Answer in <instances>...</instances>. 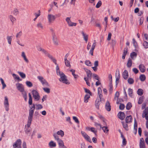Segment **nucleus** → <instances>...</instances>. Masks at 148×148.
<instances>
[{
	"label": "nucleus",
	"instance_id": "nucleus-1",
	"mask_svg": "<svg viewBox=\"0 0 148 148\" xmlns=\"http://www.w3.org/2000/svg\"><path fill=\"white\" fill-rule=\"evenodd\" d=\"M64 135V132L63 131L61 130L58 131L56 133H55L53 134V136L55 139L58 140L59 138L58 135H59L61 137H63Z\"/></svg>",
	"mask_w": 148,
	"mask_h": 148
},
{
	"label": "nucleus",
	"instance_id": "nucleus-2",
	"mask_svg": "<svg viewBox=\"0 0 148 148\" xmlns=\"http://www.w3.org/2000/svg\"><path fill=\"white\" fill-rule=\"evenodd\" d=\"M32 92L35 101H38L40 97L38 92L36 90H33L32 91Z\"/></svg>",
	"mask_w": 148,
	"mask_h": 148
},
{
	"label": "nucleus",
	"instance_id": "nucleus-3",
	"mask_svg": "<svg viewBox=\"0 0 148 148\" xmlns=\"http://www.w3.org/2000/svg\"><path fill=\"white\" fill-rule=\"evenodd\" d=\"M37 78L40 82L42 84L43 86H49L48 83L43 77L39 76L37 77Z\"/></svg>",
	"mask_w": 148,
	"mask_h": 148
},
{
	"label": "nucleus",
	"instance_id": "nucleus-4",
	"mask_svg": "<svg viewBox=\"0 0 148 148\" xmlns=\"http://www.w3.org/2000/svg\"><path fill=\"white\" fill-rule=\"evenodd\" d=\"M17 89L21 93L25 91L23 85L21 84L17 83L16 84Z\"/></svg>",
	"mask_w": 148,
	"mask_h": 148
},
{
	"label": "nucleus",
	"instance_id": "nucleus-5",
	"mask_svg": "<svg viewBox=\"0 0 148 148\" xmlns=\"http://www.w3.org/2000/svg\"><path fill=\"white\" fill-rule=\"evenodd\" d=\"M22 142L20 139H17L13 145V148H21Z\"/></svg>",
	"mask_w": 148,
	"mask_h": 148
},
{
	"label": "nucleus",
	"instance_id": "nucleus-6",
	"mask_svg": "<svg viewBox=\"0 0 148 148\" xmlns=\"http://www.w3.org/2000/svg\"><path fill=\"white\" fill-rule=\"evenodd\" d=\"M4 105L6 111H8L9 110V103L8 97L6 96L4 97Z\"/></svg>",
	"mask_w": 148,
	"mask_h": 148
},
{
	"label": "nucleus",
	"instance_id": "nucleus-7",
	"mask_svg": "<svg viewBox=\"0 0 148 148\" xmlns=\"http://www.w3.org/2000/svg\"><path fill=\"white\" fill-rule=\"evenodd\" d=\"M142 117L143 118H145L146 120L148 119V107H146L143 110Z\"/></svg>",
	"mask_w": 148,
	"mask_h": 148
},
{
	"label": "nucleus",
	"instance_id": "nucleus-8",
	"mask_svg": "<svg viewBox=\"0 0 148 148\" xmlns=\"http://www.w3.org/2000/svg\"><path fill=\"white\" fill-rule=\"evenodd\" d=\"M81 133L83 136L87 141L90 143L92 142L89 136H88L85 132L82 131H81Z\"/></svg>",
	"mask_w": 148,
	"mask_h": 148
},
{
	"label": "nucleus",
	"instance_id": "nucleus-9",
	"mask_svg": "<svg viewBox=\"0 0 148 148\" xmlns=\"http://www.w3.org/2000/svg\"><path fill=\"white\" fill-rule=\"evenodd\" d=\"M66 20L69 26L70 27L75 26L77 23L71 22V17H67L66 19Z\"/></svg>",
	"mask_w": 148,
	"mask_h": 148
},
{
	"label": "nucleus",
	"instance_id": "nucleus-10",
	"mask_svg": "<svg viewBox=\"0 0 148 148\" xmlns=\"http://www.w3.org/2000/svg\"><path fill=\"white\" fill-rule=\"evenodd\" d=\"M47 18L49 22L50 23H52L55 21L56 18V17L55 16L52 14H49L48 15Z\"/></svg>",
	"mask_w": 148,
	"mask_h": 148
},
{
	"label": "nucleus",
	"instance_id": "nucleus-11",
	"mask_svg": "<svg viewBox=\"0 0 148 148\" xmlns=\"http://www.w3.org/2000/svg\"><path fill=\"white\" fill-rule=\"evenodd\" d=\"M52 40L55 45H57L58 44L59 40L55 33L52 34Z\"/></svg>",
	"mask_w": 148,
	"mask_h": 148
},
{
	"label": "nucleus",
	"instance_id": "nucleus-12",
	"mask_svg": "<svg viewBox=\"0 0 148 148\" xmlns=\"http://www.w3.org/2000/svg\"><path fill=\"white\" fill-rule=\"evenodd\" d=\"M84 69L85 72L86 73L87 75V77L86 78L91 79L92 77V73L91 71L90 70L85 68H84Z\"/></svg>",
	"mask_w": 148,
	"mask_h": 148
},
{
	"label": "nucleus",
	"instance_id": "nucleus-13",
	"mask_svg": "<svg viewBox=\"0 0 148 148\" xmlns=\"http://www.w3.org/2000/svg\"><path fill=\"white\" fill-rule=\"evenodd\" d=\"M140 148H145V145L143 138H142L140 139L139 142Z\"/></svg>",
	"mask_w": 148,
	"mask_h": 148
},
{
	"label": "nucleus",
	"instance_id": "nucleus-14",
	"mask_svg": "<svg viewBox=\"0 0 148 148\" xmlns=\"http://www.w3.org/2000/svg\"><path fill=\"white\" fill-rule=\"evenodd\" d=\"M55 140L57 141L60 148H64V143L62 140L60 138H59L58 140L57 139H55Z\"/></svg>",
	"mask_w": 148,
	"mask_h": 148
},
{
	"label": "nucleus",
	"instance_id": "nucleus-15",
	"mask_svg": "<svg viewBox=\"0 0 148 148\" xmlns=\"http://www.w3.org/2000/svg\"><path fill=\"white\" fill-rule=\"evenodd\" d=\"M118 118L121 120H123L125 118V114L123 112H120L118 114Z\"/></svg>",
	"mask_w": 148,
	"mask_h": 148
},
{
	"label": "nucleus",
	"instance_id": "nucleus-16",
	"mask_svg": "<svg viewBox=\"0 0 148 148\" xmlns=\"http://www.w3.org/2000/svg\"><path fill=\"white\" fill-rule=\"evenodd\" d=\"M105 108L108 111H110L111 110V106L110 105V102L107 101L106 102L105 105Z\"/></svg>",
	"mask_w": 148,
	"mask_h": 148
},
{
	"label": "nucleus",
	"instance_id": "nucleus-17",
	"mask_svg": "<svg viewBox=\"0 0 148 148\" xmlns=\"http://www.w3.org/2000/svg\"><path fill=\"white\" fill-rule=\"evenodd\" d=\"M94 42H95L93 43L92 45L91 49L89 51V53L92 56H93V51L95 48L96 45L95 40H94Z\"/></svg>",
	"mask_w": 148,
	"mask_h": 148
},
{
	"label": "nucleus",
	"instance_id": "nucleus-18",
	"mask_svg": "<svg viewBox=\"0 0 148 148\" xmlns=\"http://www.w3.org/2000/svg\"><path fill=\"white\" fill-rule=\"evenodd\" d=\"M60 77L59 79L60 81L63 82L64 83H65V75L63 73H62L59 75Z\"/></svg>",
	"mask_w": 148,
	"mask_h": 148
},
{
	"label": "nucleus",
	"instance_id": "nucleus-19",
	"mask_svg": "<svg viewBox=\"0 0 148 148\" xmlns=\"http://www.w3.org/2000/svg\"><path fill=\"white\" fill-rule=\"evenodd\" d=\"M33 113L29 112V115L28 116L27 122L32 123V120Z\"/></svg>",
	"mask_w": 148,
	"mask_h": 148
},
{
	"label": "nucleus",
	"instance_id": "nucleus-20",
	"mask_svg": "<svg viewBox=\"0 0 148 148\" xmlns=\"http://www.w3.org/2000/svg\"><path fill=\"white\" fill-rule=\"evenodd\" d=\"M21 56L23 58L24 60L25 61V62H26L27 63H28L29 62V60L27 58L25 53L24 52H22L21 53Z\"/></svg>",
	"mask_w": 148,
	"mask_h": 148
},
{
	"label": "nucleus",
	"instance_id": "nucleus-21",
	"mask_svg": "<svg viewBox=\"0 0 148 148\" xmlns=\"http://www.w3.org/2000/svg\"><path fill=\"white\" fill-rule=\"evenodd\" d=\"M132 117L131 115L127 116L125 119L126 122L127 123H130L132 122Z\"/></svg>",
	"mask_w": 148,
	"mask_h": 148
},
{
	"label": "nucleus",
	"instance_id": "nucleus-22",
	"mask_svg": "<svg viewBox=\"0 0 148 148\" xmlns=\"http://www.w3.org/2000/svg\"><path fill=\"white\" fill-rule=\"evenodd\" d=\"M48 57L56 65H57L56 60L49 53L46 56Z\"/></svg>",
	"mask_w": 148,
	"mask_h": 148
},
{
	"label": "nucleus",
	"instance_id": "nucleus-23",
	"mask_svg": "<svg viewBox=\"0 0 148 148\" xmlns=\"http://www.w3.org/2000/svg\"><path fill=\"white\" fill-rule=\"evenodd\" d=\"M139 69L142 73H143L145 71V67L143 64H140L139 66Z\"/></svg>",
	"mask_w": 148,
	"mask_h": 148
},
{
	"label": "nucleus",
	"instance_id": "nucleus-24",
	"mask_svg": "<svg viewBox=\"0 0 148 148\" xmlns=\"http://www.w3.org/2000/svg\"><path fill=\"white\" fill-rule=\"evenodd\" d=\"M123 75L124 78L125 79H127L128 77V73L127 71L124 70L123 73Z\"/></svg>",
	"mask_w": 148,
	"mask_h": 148
},
{
	"label": "nucleus",
	"instance_id": "nucleus-25",
	"mask_svg": "<svg viewBox=\"0 0 148 148\" xmlns=\"http://www.w3.org/2000/svg\"><path fill=\"white\" fill-rule=\"evenodd\" d=\"M49 145L51 148L55 147L56 146V144L53 141H51L49 144Z\"/></svg>",
	"mask_w": 148,
	"mask_h": 148
},
{
	"label": "nucleus",
	"instance_id": "nucleus-26",
	"mask_svg": "<svg viewBox=\"0 0 148 148\" xmlns=\"http://www.w3.org/2000/svg\"><path fill=\"white\" fill-rule=\"evenodd\" d=\"M132 59L129 58L127 61V66L128 68H130L132 66Z\"/></svg>",
	"mask_w": 148,
	"mask_h": 148
},
{
	"label": "nucleus",
	"instance_id": "nucleus-27",
	"mask_svg": "<svg viewBox=\"0 0 148 148\" xmlns=\"http://www.w3.org/2000/svg\"><path fill=\"white\" fill-rule=\"evenodd\" d=\"M108 90L110 94H112L113 91V86L112 83H110L108 86Z\"/></svg>",
	"mask_w": 148,
	"mask_h": 148
},
{
	"label": "nucleus",
	"instance_id": "nucleus-28",
	"mask_svg": "<svg viewBox=\"0 0 148 148\" xmlns=\"http://www.w3.org/2000/svg\"><path fill=\"white\" fill-rule=\"evenodd\" d=\"M127 52V48H125L124 49L123 52V56H122V58L123 59H124L125 58V56L126 55Z\"/></svg>",
	"mask_w": 148,
	"mask_h": 148
},
{
	"label": "nucleus",
	"instance_id": "nucleus-29",
	"mask_svg": "<svg viewBox=\"0 0 148 148\" xmlns=\"http://www.w3.org/2000/svg\"><path fill=\"white\" fill-rule=\"evenodd\" d=\"M13 14L15 16H17L18 14L19 13V11L18 9L16 8L14 9L13 10L12 12Z\"/></svg>",
	"mask_w": 148,
	"mask_h": 148
},
{
	"label": "nucleus",
	"instance_id": "nucleus-30",
	"mask_svg": "<svg viewBox=\"0 0 148 148\" xmlns=\"http://www.w3.org/2000/svg\"><path fill=\"white\" fill-rule=\"evenodd\" d=\"M90 98V95L86 94L84 98V102L85 103H87L88 101V100Z\"/></svg>",
	"mask_w": 148,
	"mask_h": 148
},
{
	"label": "nucleus",
	"instance_id": "nucleus-31",
	"mask_svg": "<svg viewBox=\"0 0 148 148\" xmlns=\"http://www.w3.org/2000/svg\"><path fill=\"white\" fill-rule=\"evenodd\" d=\"M30 109L29 110V112L34 113L35 109H36L35 105L33 104L32 106L30 107Z\"/></svg>",
	"mask_w": 148,
	"mask_h": 148
},
{
	"label": "nucleus",
	"instance_id": "nucleus-32",
	"mask_svg": "<svg viewBox=\"0 0 148 148\" xmlns=\"http://www.w3.org/2000/svg\"><path fill=\"white\" fill-rule=\"evenodd\" d=\"M106 126H104L102 127L101 128L105 133H108L109 130L108 128V127L106 125Z\"/></svg>",
	"mask_w": 148,
	"mask_h": 148
},
{
	"label": "nucleus",
	"instance_id": "nucleus-33",
	"mask_svg": "<svg viewBox=\"0 0 148 148\" xmlns=\"http://www.w3.org/2000/svg\"><path fill=\"white\" fill-rule=\"evenodd\" d=\"M31 130V128H27L26 125H25V127L24 128V131L27 134H28V133L30 132Z\"/></svg>",
	"mask_w": 148,
	"mask_h": 148
},
{
	"label": "nucleus",
	"instance_id": "nucleus-34",
	"mask_svg": "<svg viewBox=\"0 0 148 148\" xmlns=\"http://www.w3.org/2000/svg\"><path fill=\"white\" fill-rule=\"evenodd\" d=\"M9 18L12 23L16 21V18L11 15H10L9 16Z\"/></svg>",
	"mask_w": 148,
	"mask_h": 148
},
{
	"label": "nucleus",
	"instance_id": "nucleus-35",
	"mask_svg": "<svg viewBox=\"0 0 148 148\" xmlns=\"http://www.w3.org/2000/svg\"><path fill=\"white\" fill-rule=\"evenodd\" d=\"M23 97L24 98L25 101H27V93L26 91L24 92L21 93Z\"/></svg>",
	"mask_w": 148,
	"mask_h": 148
},
{
	"label": "nucleus",
	"instance_id": "nucleus-36",
	"mask_svg": "<svg viewBox=\"0 0 148 148\" xmlns=\"http://www.w3.org/2000/svg\"><path fill=\"white\" fill-rule=\"evenodd\" d=\"M28 95L29 97V99L28 101L29 104V105H32V95L30 93H29Z\"/></svg>",
	"mask_w": 148,
	"mask_h": 148
},
{
	"label": "nucleus",
	"instance_id": "nucleus-37",
	"mask_svg": "<svg viewBox=\"0 0 148 148\" xmlns=\"http://www.w3.org/2000/svg\"><path fill=\"white\" fill-rule=\"evenodd\" d=\"M12 36H7V39L9 44L11 45V42L12 38Z\"/></svg>",
	"mask_w": 148,
	"mask_h": 148
},
{
	"label": "nucleus",
	"instance_id": "nucleus-38",
	"mask_svg": "<svg viewBox=\"0 0 148 148\" xmlns=\"http://www.w3.org/2000/svg\"><path fill=\"white\" fill-rule=\"evenodd\" d=\"M12 76L14 79H16L18 81H21L22 79H21L17 75L14 73H13L12 74Z\"/></svg>",
	"mask_w": 148,
	"mask_h": 148
},
{
	"label": "nucleus",
	"instance_id": "nucleus-39",
	"mask_svg": "<svg viewBox=\"0 0 148 148\" xmlns=\"http://www.w3.org/2000/svg\"><path fill=\"white\" fill-rule=\"evenodd\" d=\"M83 36L86 42H87L88 39V35L85 34L84 32H82V33Z\"/></svg>",
	"mask_w": 148,
	"mask_h": 148
},
{
	"label": "nucleus",
	"instance_id": "nucleus-40",
	"mask_svg": "<svg viewBox=\"0 0 148 148\" xmlns=\"http://www.w3.org/2000/svg\"><path fill=\"white\" fill-rule=\"evenodd\" d=\"M36 109L37 110H40L43 108L42 105L40 104H36Z\"/></svg>",
	"mask_w": 148,
	"mask_h": 148
},
{
	"label": "nucleus",
	"instance_id": "nucleus-41",
	"mask_svg": "<svg viewBox=\"0 0 148 148\" xmlns=\"http://www.w3.org/2000/svg\"><path fill=\"white\" fill-rule=\"evenodd\" d=\"M100 103V101L99 99H97L95 101V105L96 108L99 109V106Z\"/></svg>",
	"mask_w": 148,
	"mask_h": 148
},
{
	"label": "nucleus",
	"instance_id": "nucleus-42",
	"mask_svg": "<svg viewBox=\"0 0 148 148\" xmlns=\"http://www.w3.org/2000/svg\"><path fill=\"white\" fill-rule=\"evenodd\" d=\"M137 125L136 121V119H135L134 120V130L135 131V134H136L137 132Z\"/></svg>",
	"mask_w": 148,
	"mask_h": 148
},
{
	"label": "nucleus",
	"instance_id": "nucleus-43",
	"mask_svg": "<svg viewBox=\"0 0 148 148\" xmlns=\"http://www.w3.org/2000/svg\"><path fill=\"white\" fill-rule=\"evenodd\" d=\"M99 117L100 119H101L103 121L104 123V124H103L104 125H107L106 123V122L105 120L104 119V118L103 116L102 115H99Z\"/></svg>",
	"mask_w": 148,
	"mask_h": 148
},
{
	"label": "nucleus",
	"instance_id": "nucleus-44",
	"mask_svg": "<svg viewBox=\"0 0 148 148\" xmlns=\"http://www.w3.org/2000/svg\"><path fill=\"white\" fill-rule=\"evenodd\" d=\"M90 131L93 133L96 136H97V130H96L95 128L93 127H91Z\"/></svg>",
	"mask_w": 148,
	"mask_h": 148
},
{
	"label": "nucleus",
	"instance_id": "nucleus-45",
	"mask_svg": "<svg viewBox=\"0 0 148 148\" xmlns=\"http://www.w3.org/2000/svg\"><path fill=\"white\" fill-rule=\"evenodd\" d=\"M123 127L126 130H128V125L127 123H124L123 122H122Z\"/></svg>",
	"mask_w": 148,
	"mask_h": 148
},
{
	"label": "nucleus",
	"instance_id": "nucleus-46",
	"mask_svg": "<svg viewBox=\"0 0 148 148\" xmlns=\"http://www.w3.org/2000/svg\"><path fill=\"white\" fill-rule=\"evenodd\" d=\"M143 90L142 89H138L137 91L138 94L140 96L143 94Z\"/></svg>",
	"mask_w": 148,
	"mask_h": 148
},
{
	"label": "nucleus",
	"instance_id": "nucleus-47",
	"mask_svg": "<svg viewBox=\"0 0 148 148\" xmlns=\"http://www.w3.org/2000/svg\"><path fill=\"white\" fill-rule=\"evenodd\" d=\"M146 79V77L145 75H142L140 76V79L141 81H144Z\"/></svg>",
	"mask_w": 148,
	"mask_h": 148
},
{
	"label": "nucleus",
	"instance_id": "nucleus-48",
	"mask_svg": "<svg viewBox=\"0 0 148 148\" xmlns=\"http://www.w3.org/2000/svg\"><path fill=\"white\" fill-rule=\"evenodd\" d=\"M26 84L27 86L29 87H31L33 86L32 83L29 81H27L26 82Z\"/></svg>",
	"mask_w": 148,
	"mask_h": 148
},
{
	"label": "nucleus",
	"instance_id": "nucleus-49",
	"mask_svg": "<svg viewBox=\"0 0 148 148\" xmlns=\"http://www.w3.org/2000/svg\"><path fill=\"white\" fill-rule=\"evenodd\" d=\"M18 73L23 78H25L26 77V75L25 73L21 72H18Z\"/></svg>",
	"mask_w": 148,
	"mask_h": 148
},
{
	"label": "nucleus",
	"instance_id": "nucleus-50",
	"mask_svg": "<svg viewBox=\"0 0 148 148\" xmlns=\"http://www.w3.org/2000/svg\"><path fill=\"white\" fill-rule=\"evenodd\" d=\"M119 96V92L117 91L114 95V100H118V98Z\"/></svg>",
	"mask_w": 148,
	"mask_h": 148
},
{
	"label": "nucleus",
	"instance_id": "nucleus-51",
	"mask_svg": "<svg viewBox=\"0 0 148 148\" xmlns=\"http://www.w3.org/2000/svg\"><path fill=\"white\" fill-rule=\"evenodd\" d=\"M133 90L131 88H129L128 90V94L130 96L132 97V96Z\"/></svg>",
	"mask_w": 148,
	"mask_h": 148
},
{
	"label": "nucleus",
	"instance_id": "nucleus-52",
	"mask_svg": "<svg viewBox=\"0 0 148 148\" xmlns=\"http://www.w3.org/2000/svg\"><path fill=\"white\" fill-rule=\"evenodd\" d=\"M132 107V105L131 103L129 102L127 104L126 108L127 110H129Z\"/></svg>",
	"mask_w": 148,
	"mask_h": 148
},
{
	"label": "nucleus",
	"instance_id": "nucleus-53",
	"mask_svg": "<svg viewBox=\"0 0 148 148\" xmlns=\"http://www.w3.org/2000/svg\"><path fill=\"white\" fill-rule=\"evenodd\" d=\"M65 65L69 67V68H70L71 66L70 62L66 59H65Z\"/></svg>",
	"mask_w": 148,
	"mask_h": 148
},
{
	"label": "nucleus",
	"instance_id": "nucleus-54",
	"mask_svg": "<svg viewBox=\"0 0 148 148\" xmlns=\"http://www.w3.org/2000/svg\"><path fill=\"white\" fill-rule=\"evenodd\" d=\"M136 56L137 53L135 52H133L130 54V57L132 59H134V56L136 57Z\"/></svg>",
	"mask_w": 148,
	"mask_h": 148
},
{
	"label": "nucleus",
	"instance_id": "nucleus-55",
	"mask_svg": "<svg viewBox=\"0 0 148 148\" xmlns=\"http://www.w3.org/2000/svg\"><path fill=\"white\" fill-rule=\"evenodd\" d=\"M37 27L39 28H40L41 29H42L43 28V26L41 23L40 22L38 23L37 24Z\"/></svg>",
	"mask_w": 148,
	"mask_h": 148
},
{
	"label": "nucleus",
	"instance_id": "nucleus-56",
	"mask_svg": "<svg viewBox=\"0 0 148 148\" xmlns=\"http://www.w3.org/2000/svg\"><path fill=\"white\" fill-rule=\"evenodd\" d=\"M127 81L130 84H132L134 82V80L133 79L131 78H130L128 79Z\"/></svg>",
	"mask_w": 148,
	"mask_h": 148
},
{
	"label": "nucleus",
	"instance_id": "nucleus-57",
	"mask_svg": "<svg viewBox=\"0 0 148 148\" xmlns=\"http://www.w3.org/2000/svg\"><path fill=\"white\" fill-rule=\"evenodd\" d=\"M102 5V2L101 1H99L98 3L96 5V7L97 8H99Z\"/></svg>",
	"mask_w": 148,
	"mask_h": 148
},
{
	"label": "nucleus",
	"instance_id": "nucleus-58",
	"mask_svg": "<svg viewBox=\"0 0 148 148\" xmlns=\"http://www.w3.org/2000/svg\"><path fill=\"white\" fill-rule=\"evenodd\" d=\"M144 98L143 96L139 98L138 102V103L139 104H141L143 103Z\"/></svg>",
	"mask_w": 148,
	"mask_h": 148
},
{
	"label": "nucleus",
	"instance_id": "nucleus-59",
	"mask_svg": "<svg viewBox=\"0 0 148 148\" xmlns=\"http://www.w3.org/2000/svg\"><path fill=\"white\" fill-rule=\"evenodd\" d=\"M43 90L46 92L49 93L50 92V89L49 88H43Z\"/></svg>",
	"mask_w": 148,
	"mask_h": 148
},
{
	"label": "nucleus",
	"instance_id": "nucleus-60",
	"mask_svg": "<svg viewBox=\"0 0 148 148\" xmlns=\"http://www.w3.org/2000/svg\"><path fill=\"white\" fill-rule=\"evenodd\" d=\"M84 80L86 82L88 86H90V84L88 82L89 80L90 79H89L87 78L86 77H84Z\"/></svg>",
	"mask_w": 148,
	"mask_h": 148
},
{
	"label": "nucleus",
	"instance_id": "nucleus-61",
	"mask_svg": "<svg viewBox=\"0 0 148 148\" xmlns=\"http://www.w3.org/2000/svg\"><path fill=\"white\" fill-rule=\"evenodd\" d=\"M143 46L144 47L147 49L148 48V43L147 41H144L143 43Z\"/></svg>",
	"mask_w": 148,
	"mask_h": 148
},
{
	"label": "nucleus",
	"instance_id": "nucleus-62",
	"mask_svg": "<svg viewBox=\"0 0 148 148\" xmlns=\"http://www.w3.org/2000/svg\"><path fill=\"white\" fill-rule=\"evenodd\" d=\"M73 120L76 123L78 124H79V121L78 119L76 117L73 116Z\"/></svg>",
	"mask_w": 148,
	"mask_h": 148
},
{
	"label": "nucleus",
	"instance_id": "nucleus-63",
	"mask_svg": "<svg viewBox=\"0 0 148 148\" xmlns=\"http://www.w3.org/2000/svg\"><path fill=\"white\" fill-rule=\"evenodd\" d=\"M22 35V31H20L17 33L16 35V37L17 38L20 37Z\"/></svg>",
	"mask_w": 148,
	"mask_h": 148
},
{
	"label": "nucleus",
	"instance_id": "nucleus-64",
	"mask_svg": "<svg viewBox=\"0 0 148 148\" xmlns=\"http://www.w3.org/2000/svg\"><path fill=\"white\" fill-rule=\"evenodd\" d=\"M125 106L123 104L121 103L119 107V109L121 110H123L125 108Z\"/></svg>",
	"mask_w": 148,
	"mask_h": 148
}]
</instances>
